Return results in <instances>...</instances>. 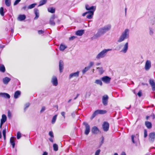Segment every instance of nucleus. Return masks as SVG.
Listing matches in <instances>:
<instances>
[{
  "instance_id": "f257e3e1",
  "label": "nucleus",
  "mask_w": 155,
  "mask_h": 155,
  "mask_svg": "<svg viewBox=\"0 0 155 155\" xmlns=\"http://www.w3.org/2000/svg\"><path fill=\"white\" fill-rule=\"evenodd\" d=\"M111 28V25L109 24L99 28L97 32L91 38V39L94 40L100 37L106 32L110 31Z\"/></svg>"
},
{
  "instance_id": "f03ea898",
  "label": "nucleus",
  "mask_w": 155,
  "mask_h": 155,
  "mask_svg": "<svg viewBox=\"0 0 155 155\" xmlns=\"http://www.w3.org/2000/svg\"><path fill=\"white\" fill-rule=\"evenodd\" d=\"M129 30L128 29L125 30L120 36L117 41L118 43H120L124 41L125 39L129 37Z\"/></svg>"
},
{
  "instance_id": "7ed1b4c3",
  "label": "nucleus",
  "mask_w": 155,
  "mask_h": 155,
  "mask_svg": "<svg viewBox=\"0 0 155 155\" xmlns=\"http://www.w3.org/2000/svg\"><path fill=\"white\" fill-rule=\"evenodd\" d=\"M112 50L111 49H104L100 53H99L96 56V58L97 59H100L101 58H103L105 57L107 52L109 51Z\"/></svg>"
},
{
  "instance_id": "20e7f679",
  "label": "nucleus",
  "mask_w": 155,
  "mask_h": 155,
  "mask_svg": "<svg viewBox=\"0 0 155 155\" xmlns=\"http://www.w3.org/2000/svg\"><path fill=\"white\" fill-rule=\"evenodd\" d=\"M106 112L107 111L105 110H97L94 112L91 117V119L92 120L95 116L98 114H104L106 113Z\"/></svg>"
},
{
  "instance_id": "39448f33",
  "label": "nucleus",
  "mask_w": 155,
  "mask_h": 155,
  "mask_svg": "<svg viewBox=\"0 0 155 155\" xmlns=\"http://www.w3.org/2000/svg\"><path fill=\"white\" fill-rule=\"evenodd\" d=\"M83 124L85 127L84 134L86 135H88L90 131V126L86 122H83Z\"/></svg>"
},
{
  "instance_id": "423d86ee",
  "label": "nucleus",
  "mask_w": 155,
  "mask_h": 155,
  "mask_svg": "<svg viewBox=\"0 0 155 155\" xmlns=\"http://www.w3.org/2000/svg\"><path fill=\"white\" fill-rule=\"evenodd\" d=\"M149 141L153 143L155 140V133L153 132L150 133L149 134Z\"/></svg>"
},
{
  "instance_id": "0eeeda50",
  "label": "nucleus",
  "mask_w": 155,
  "mask_h": 155,
  "mask_svg": "<svg viewBox=\"0 0 155 155\" xmlns=\"http://www.w3.org/2000/svg\"><path fill=\"white\" fill-rule=\"evenodd\" d=\"M108 99V96L107 95H105L103 96L102 102L104 105L106 106L107 105Z\"/></svg>"
},
{
  "instance_id": "6e6552de",
  "label": "nucleus",
  "mask_w": 155,
  "mask_h": 155,
  "mask_svg": "<svg viewBox=\"0 0 155 155\" xmlns=\"http://www.w3.org/2000/svg\"><path fill=\"white\" fill-rule=\"evenodd\" d=\"M109 123L106 121L104 122L102 124V128L104 131L107 132L109 129Z\"/></svg>"
},
{
  "instance_id": "1a4fd4ad",
  "label": "nucleus",
  "mask_w": 155,
  "mask_h": 155,
  "mask_svg": "<svg viewBox=\"0 0 155 155\" xmlns=\"http://www.w3.org/2000/svg\"><path fill=\"white\" fill-rule=\"evenodd\" d=\"M111 78L107 76H104L101 78V80L104 83L109 84L110 83Z\"/></svg>"
},
{
  "instance_id": "9d476101",
  "label": "nucleus",
  "mask_w": 155,
  "mask_h": 155,
  "mask_svg": "<svg viewBox=\"0 0 155 155\" xmlns=\"http://www.w3.org/2000/svg\"><path fill=\"white\" fill-rule=\"evenodd\" d=\"M128 43L127 42L123 45V48L120 51V52L122 53H126L128 50Z\"/></svg>"
},
{
  "instance_id": "9b49d317",
  "label": "nucleus",
  "mask_w": 155,
  "mask_h": 155,
  "mask_svg": "<svg viewBox=\"0 0 155 155\" xmlns=\"http://www.w3.org/2000/svg\"><path fill=\"white\" fill-rule=\"evenodd\" d=\"M151 67V61L149 60H147L145 63V69L146 70H148Z\"/></svg>"
},
{
  "instance_id": "f8f14e48",
  "label": "nucleus",
  "mask_w": 155,
  "mask_h": 155,
  "mask_svg": "<svg viewBox=\"0 0 155 155\" xmlns=\"http://www.w3.org/2000/svg\"><path fill=\"white\" fill-rule=\"evenodd\" d=\"M79 71H77L76 72L71 73L69 76V79H71L74 77H78L79 76Z\"/></svg>"
},
{
  "instance_id": "ddd939ff",
  "label": "nucleus",
  "mask_w": 155,
  "mask_h": 155,
  "mask_svg": "<svg viewBox=\"0 0 155 155\" xmlns=\"http://www.w3.org/2000/svg\"><path fill=\"white\" fill-rule=\"evenodd\" d=\"M149 84L151 85L153 91H155V82L152 79H150L149 81Z\"/></svg>"
},
{
  "instance_id": "4468645a",
  "label": "nucleus",
  "mask_w": 155,
  "mask_h": 155,
  "mask_svg": "<svg viewBox=\"0 0 155 155\" xmlns=\"http://www.w3.org/2000/svg\"><path fill=\"white\" fill-rule=\"evenodd\" d=\"M51 82L53 85L57 86L58 84V80L56 77L53 76L51 79Z\"/></svg>"
},
{
  "instance_id": "2eb2a0df",
  "label": "nucleus",
  "mask_w": 155,
  "mask_h": 155,
  "mask_svg": "<svg viewBox=\"0 0 155 155\" xmlns=\"http://www.w3.org/2000/svg\"><path fill=\"white\" fill-rule=\"evenodd\" d=\"M64 63L62 61L60 60L59 62V69L60 73H61L63 72L64 69Z\"/></svg>"
},
{
  "instance_id": "dca6fc26",
  "label": "nucleus",
  "mask_w": 155,
  "mask_h": 155,
  "mask_svg": "<svg viewBox=\"0 0 155 155\" xmlns=\"http://www.w3.org/2000/svg\"><path fill=\"white\" fill-rule=\"evenodd\" d=\"M0 96L2 97L7 99H9L10 97V95L8 94L5 93H0Z\"/></svg>"
},
{
  "instance_id": "f3484780",
  "label": "nucleus",
  "mask_w": 155,
  "mask_h": 155,
  "mask_svg": "<svg viewBox=\"0 0 155 155\" xmlns=\"http://www.w3.org/2000/svg\"><path fill=\"white\" fill-rule=\"evenodd\" d=\"M91 132L93 134H97L99 132V130L97 127L94 126L92 128Z\"/></svg>"
},
{
  "instance_id": "a211bd4d",
  "label": "nucleus",
  "mask_w": 155,
  "mask_h": 155,
  "mask_svg": "<svg viewBox=\"0 0 155 155\" xmlns=\"http://www.w3.org/2000/svg\"><path fill=\"white\" fill-rule=\"evenodd\" d=\"M55 18V16L54 15H53L51 18L50 20V24L51 25L54 26L55 25V23L54 21V19Z\"/></svg>"
},
{
  "instance_id": "6ab92c4d",
  "label": "nucleus",
  "mask_w": 155,
  "mask_h": 155,
  "mask_svg": "<svg viewBox=\"0 0 155 155\" xmlns=\"http://www.w3.org/2000/svg\"><path fill=\"white\" fill-rule=\"evenodd\" d=\"M84 30H78L76 32L75 34L78 36H81L84 34Z\"/></svg>"
},
{
  "instance_id": "aec40b11",
  "label": "nucleus",
  "mask_w": 155,
  "mask_h": 155,
  "mask_svg": "<svg viewBox=\"0 0 155 155\" xmlns=\"http://www.w3.org/2000/svg\"><path fill=\"white\" fill-rule=\"evenodd\" d=\"M15 138L13 137H12L10 139V143L12 146V147L14 148L15 145Z\"/></svg>"
},
{
  "instance_id": "412c9836",
  "label": "nucleus",
  "mask_w": 155,
  "mask_h": 155,
  "mask_svg": "<svg viewBox=\"0 0 155 155\" xmlns=\"http://www.w3.org/2000/svg\"><path fill=\"white\" fill-rule=\"evenodd\" d=\"M34 11L35 15V17L34 18V19H37L39 17V10L37 8H35L34 10Z\"/></svg>"
},
{
  "instance_id": "4be33fe9",
  "label": "nucleus",
  "mask_w": 155,
  "mask_h": 155,
  "mask_svg": "<svg viewBox=\"0 0 155 155\" xmlns=\"http://www.w3.org/2000/svg\"><path fill=\"white\" fill-rule=\"evenodd\" d=\"M11 80V79L8 77H6L3 79V82L4 84H7Z\"/></svg>"
},
{
  "instance_id": "5701e85b",
  "label": "nucleus",
  "mask_w": 155,
  "mask_h": 155,
  "mask_svg": "<svg viewBox=\"0 0 155 155\" xmlns=\"http://www.w3.org/2000/svg\"><path fill=\"white\" fill-rule=\"evenodd\" d=\"M21 95V91H17L15 92L14 94V97L15 99L18 98Z\"/></svg>"
},
{
  "instance_id": "b1692460",
  "label": "nucleus",
  "mask_w": 155,
  "mask_h": 155,
  "mask_svg": "<svg viewBox=\"0 0 155 155\" xmlns=\"http://www.w3.org/2000/svg\"><path fill=\"white\" fill-rule=\"evenodd\" d=\"M26 18V16L25 15H19L18 17V19L20 21H22L25 19Z\"/></svg>"
},
{
  "instance_id": "393cba45",
  "label": "nucleus",
  "mask_w": 155,
  "mask_h": 155,
  "mask_svg": "<svg viewBox=\"0 0 155 155\" xmlns=\"http://www.w3.org/2000/svg\"><path fill=\"white\" fill-rule=\"evenodd\" d=\"M145 125L148 129H150L152 127L151 123L150 122L147 121L145 122Z\"/></svg>"
},
{
  "instance_id": "a878e982",
  "label": "nucleus",
  "mask_w": 155,
  "mask_h": 155,
  "mask_svg": "<svg viewBox=\"0 0 155 155\" xmlns=\"http://www.w3.org/2000/svg\"><path fill=\"white\" fill-rule=\"evenodd\" d=\"M85 8L87 10H89L96 9V7L94 6L90 7L89 5H85Z\"/></svg>"
},
{
  "instance_id": "bb28decb",
  "label": "nucleus",
  "mask_w": 155,
  "mask_h": 155,
  "mask_svg": "<svg viewBox=\"0 0 155 155\" xmlns=\"http://www.w3.org/2000/svg\"><path fill=\"white\" fill-rule=\"evenodd\" d=\"M47 2V0H41L39 2V5L38 7L42 6L45 4Z\"/></svg>"
},
{
  "instance_id": "cd10ccee",
  "label": "nucleus",
  "mask_w": 155,
  "mask_h": 155,
  "mask_svg": "<svg viewBox=\"0 0 155 155\" xmlns=\"http://www.w3.org/2000/svg\"><path fill=\"white\" fill-rule=\"evenodd\" d=\"M48 11L49 12L53 13L55 12V9L53 7L48 8Z\"/></svg>"
},
{
  "instance_id": "c85d7f7f",
  "label": "nucleus",
  "mask_w": 155,
  "mask_h": 155,
  "mask_svg": "<svg viewBox=\"0 0 155 155\" xmlns=\"http://www.w3.org/2000/svg\"><path fill=\"white\" fill-rule=\"evenodd\" d=\"M7 119V117L6 116L5 114H3L2 116V118L1 120V122L3 123H5Z\"/></svg>"
},
{
  "instance_id": "c756f323",
  "label": "nucleus",
  "mask_w": 155,
  "mask_h": 155,
  "mask_svg": "<svg viewBox=\"0 0 155 155\" xmlns=\"http://www.w3.org/2000/svg\"><path fill=\"white\" fill-rule=\"evenodd\" d=\"M67 48V47L65 45H63L62 44H61L60 45V46L59 47V49L60 51H63L66 48Z\"/></svg>"
},
{
  "instance_id": "7c9ffc66",
  "label": "nucleus",
  "mask_w": 155,
  "mask_h": 155,
  "mask_svg": "<svg viewBox=\"0 0 155 155\" xmlns=\"http://www.w3.org/2000/svg\"><path fill=\"white\" fill-rule=\"evenodd\" d=\"M101 80H96L95 81V83L97 84H99L100 86L102 85V83Z\"/></svg>"
},
{
  "instance_id": "2f4dec72",
  "label": "nucleus",
  "mask_w": 155,
  "mask_h": 155,
  "mask_svg": "<svg viewBox=\"0 0 155 155\" xmlns=\"http://www.w3.org/2000/svg\"><path fill=\"white\" fill-rule=\"evenodd\" d=\"M5 68L4 65H2L0 66V71L4 73L5 72Z\"/></svg>"
},
{
  "instance_id": "473e14b6",
  "label": "nucleus",
  "mask_w": 155,
  "mask_h": 155,
  "mask_svg": "<svg viewBox=\"0 0 155 155\" xmlns=\"http://www.w3.org/2000/svg\"><path fill=\"white\" fill-rule=\"evenodd\" d=\"M57 114L55 115L53 117L51 121V123L52 124H54L55 123L56 120L57 119Z\"/></svg>"
},
{
  "instance_id": "72a5a7b5",
  "label": "nucleus",
  "mask_w": 155,
  "mask_h": 155,
  "mask_svg": "<svg viewBox=\"0 0 155 155\" xmlns=\"http://www.w3.org/2000/svg\"><path fill=\"white\" fill-rule=\"evenodd\" d=\"M37 4L36 3H33L30 5H29L28 7V9H31L32 8H33L35 7L36 5Z\"/></svg>"
},
{
  "instance_id": "f704fd0d",
  "label": "nucleus",
  "mask_w": 155,
  "mask_h": 155,
  "mask_svg": "<svg viewBox=\"0 0 155 155\" xmlns=\"http://www.w3.org/2000/svg\"><path fill=\"white\" fill-rule=\"evenodd\" d=\"M5 4L6 5L9 7L10 6L11 4V0H5Z\"/></svg>"
},
{
  "instance_id": "c9c22d12",
  "label": "nucleus",
  "mask_w": 155,
  "mask_h": 155,
  "mask_svg": "<svg viewBox=\"0 0 155 155\" xmlns=\"http://www.w3.org/2000/svg\"><path fill=\"white\" fill-rule=\"evenodd\" d=\"M97 68L100 74H102L104 72V71L103 70V68L102 67H97Z\"/></svg>"
},
{
  "instance_id": "e433bc0d",
  "label": "nucleus",
  "mask_w": 155,
  "mask_h": 155,
  "mask_svg": "<svg viewBox=\"0 0 155 155\" xmlns=\"http://www.w3.org/2000/svg\"><path fill=\"white\" fill-rule=\"evenodd\" d=\"M96 9H94L92 10H89V11L87 12V14L94 15V12L95 10Z\"/></svg>"
},
{
  "instance_id": "4c0bfd02",
  "label": "nucleus",
  "mask_w": 155,
  "mask_h": 155,
  "mask_svg": "<svg viewBox=\"0 0 155 155\" xmlns=\"http://www.w3.org/2000/svg\"><path fill=\"white\" fill-rule=\"evenodd\" d=\"M53 147L54 148V151H57L58 150V145L57 144L55 143L53 144Z\"/></svg>"
},
{
  "instance_id": "58836bf2",
  "label": "nucleus",
  "mask_w": 155,
  "mask_h": 155,
  "mask_svg": "<svg viewBox=\"0 0 155 155\" xmlns=\"http://www.w3.org/2000/svg\"><path fill=\"white\" fill-rule=\"evenodd\" d=\"M0 14L2 16H3L4 15V8L2 7L0 9Z\"/></svg>"
},
{
  "instance_id": "ea45409f",
  "label": "nucleus",
  "mask_w": 155,
  "mask_h": 155,
  "mask_svg": "<svg viewBox=\"0 0 155 155\" xmlns=\"http://www.w3.org/2000/svg\"><path fill=\"white\" fill-rule=\"evenodd\" d=\"M90 69L89 67H85L84 69L82 71V72L83 74H84L86 72L88 71Z\"/></svg>"
},
{
  "instance_id": "a19ab883",
  "label": "nucleus",
  "mask_w": 155,
  "mask_h": 155,
  "mask_svg": "<svg viewBox=\"0 0 155 155\" xmlns=\"http://www.w3.org/2000/svg\"><path fill=\"white\" fill-rule=\"evenodd\" d=\"M6 130L5 129H4L2 131L3 135L5 140L6 139Z\"/></svg>"
},
{
  "instance_id": "79ce46f5",
  "label": "nucleus",
  "mask_w": 155,
  "mask_h": 155,
  "mask_svg": "<svg viewBox=\"0 0 155 155\" xmlns=\"http://www.w3.org/2000/svg\"><path fill=\"white\" fill-rule=\"evenodd\" d=\"M21 134L19 132H18L17 134V138L18 139L21 138Z\"/></svg>"
},
{
  "instance_id": "37998d69",
  "label": "nucleus",
  "mask_w": 155,
  "mask_h": 155,
  "mask_svg": "<svg viewBox=\"0 0 155 155\" xmlns=\"http://www.w3.org/2000/svg\"><path fill=\"white\" fill-rule=\"evenodd\" d=\"M30 105V104L29 103H26L25 105V107L24 108V110L25 111L26 109L29 107Z\"/></svg>"
},
{
  "instance_id": "c03bdc74",
  "label": "nucleus",
  "mask_w": 155,
  "mask_h": 155,
  "mask_svg": "<svg viewBox=\"0 0 155 155\" xmlns=\"http://www.w3.org/2000/svg\"><path fill=\"white\" fill-rule=\"evenodd\" d=\"M149 34L150 35H152L153 34V29L152 28H149Z\"/></svg>"
},
{
  "instance_id": "a18cd8bd",
  "label": "nucleus",
  "mask_w": 155,
  "mask_h": 155,
  "mask_svg": "<svg viewBox=\"0 0 155 155\" xmlns=\"http://www.w3.org/2000/svg\"><path fill=\"white\" fill-rule=\"evenodd\" d=\"M93 15L88 14L87 16V18L88 19H91Z\"/></svg>"
},
{
  "instance_id": "49530a36",
  "label": "nucleus",
  "mask_w": 155,
  "mask_h": 155,
  "mask_svg": "<svg viewBox=\"0 0 155 155\" xmlns=\"http://www.w3.org/2000/svg\"><path fill=\"white\" fill-rule=\"evenodd\" d=\"M49 135L52 138H54V136L53 132L52 131H50L49 133Z\"/></svg>"
},
{
  "instance_id": "de8ad7c7",
  "label": "nucleus",
  "mask_w": 155,
  "mask_h": 155,
  "mask_svg": "<svg viewBox=\"0 0 155 155\" xmlns=\"http://www.w3.org/2000/svg\"><path fill=\"white\" fill-rule=\"evenodd\" d=\"M8 116L9 118H11L12 117V114L9 110H8Z\"/></svg>"
},
{
  "instance_id": "09e8293b",
  "label": "nucleus",
  "mask_w": 155,
  "mask_h": 155,
  "mask_svg": "<svg viewBox=\"0 0 155 155\" xmlns=\"http://www.w3.org/2000/svg\"><path fill=\"white\" fill-rule=\"evenodd\" d=\"M21 0H16L14 3V5L15 6L17 5L20 1Z\"/></svg>"
},
{
  "instance_id": "8fccbe9b",
  "label": "nucleus",
  "mask_w": 155,
  "mask_h": 155,
  "mask_svg": "<svg viewBox=\"0 0 155 155\" xmlns=\"http://www.w3.org/2000/svg\"><path fill=\"white\" fill-rule=\"evenodd\" d=\"M147 136V131L146 129L144 130V138H146Z\"/></svg>"
},
{
  "instance_id": "3c124183",
  "label": "nucleus",
  "mask_w": 155,
  "mask_h": 155,
  "mask_svg": "<svg viewBox=\"0 0 155 155\" xmlns=\"http://www.w3.org/2000/svg\"><path fill=\"white\" fill-rule=\"evenodd\" d=\"M91 94V92L90 91L87 92L86 94V96L89 97Z\"/></svg>"
},
{
  "instance_id": "603ef678",
  "label": "nucleus",
  "mask_w": 155,
  "mask_h": 155,
  "mask_svg": "<svg viewBox=\"0 0 155 155\" xmlns=\"http://www.w3.org/2000/svg\"><path fill=\"white\" fill-rule=\"evenodd\" d=\"M101 152V150L100 149L97 150L96 151L95 153V155H99L100 152Z\"/></svg>"
},
{
  "instance_id": "864d4df0",
  "label": "nucleus",
  "mask_w": 155,
  "mask_h": 155,
  "mask_svg": "<svg viewBox=\"0 0 155 155\" xmlns=\"http://www.w3.org/2000/svg\"><path fill=\"white\" fill-rule=\"evenodd\" d=\"M45 110V106H43L41 109L40 110V113H42L43 112H44Z\"/></svg>"
},
{
  "instance_id": "5fc2aeb1",
  "label": "nucleus",
  "mask_w": 155,
  "mask_h": 155,
  "mask_svg": "<svg viewBox=\"0 0 155 155\" xmlns=\"http://www.w3.org/2000/svg\"><path fill=\"white\" fill-rule=\"evenodd\" d=\"M94 64V63L93 62H90L89 63V65L88 67H89L90 68Z\"/></svg>"
},
{
  "instance_id": "6e6d98bb",
  "label": "nucleus",
  "mask_w": 155,
  "mask_h": 155,
  "mask_svg": "<svg viewBox=\"0 0 155 155\" xmlns=\"http://www.w3.org/2000/svg\"><path fill=\"white\" fill-rule=\"evenodd\" d=\"M38 34L41 35L43 34L44 32V31L42 30H40L38 31Z\"/></svg>"
},
{
  "instance_id": "4d7b16f0",
  "label": "nucleus",
  "mask_w": 155,
  "mask_h": 155,
  "mask_svg": "<svg viewBox=\"0 0 155 155\" xmlns=\"http://www.w3.org/2000/svg\"><path fill=\"white\" fill-rule=\"evenodd\" d=\"M134 135H132L131 136L132 140V142L134 143H135V141H134Z\"/></svg>"
},
{
  "instance_id": "13d9d810",
  "label": "nucleus",
  "mask_w": 155,
  "mask_h": 155,
  "mask_svg": "<svg viewBox=\"0 0 155 155\" xmlns=\"http://www.w3.org/2000/svg\"><path fill=\"white\" fill-rule=\"evenodd\" d=\"M61 115L64 118H65V112H62L61 113Z\"/></svg>"
},
{
  "instance_id": "bf43d9fd",
  "label": "nucleus",
  "mask_w": 155,
  "mask_h": 155,
  "mask_svg": "<svg viewBox=\"0 0 155 155\" xmlns=\"http://www.w3.org/2000/svg\"><path fill=\"white\" fill-rule=\"evenodd\" d=\"M75 38H76V37L74 36H72L69 38V40H73L74 39H75Z\"/></svg>"
},
{
  "instance_id": "052dcab7",
  "label": "nucleus",
  "mask_w": 155,
  "mask_h": 155,
  "mask_svg": "<svg viewBox=\"0 0 155 155\" xmlns=\"http://www.w3.org/2000/svg\"><path fill=\"white\" fill-rule=\"evenodd\" d=\"M137 95L139 97H140L141 96L142 93L140 91H139V92L137 93Z\"/></svg>"
},
{
  "instance_id": "680f3d73",
  "label": "nucleus",
  "mask_w": 155,
  "mask_h": 155,
  "mask_svg": "<svg viewBox=\"0 0 155 155\" xmlns=\"http://www.w3.org/2000/svg\"><path fill=\"white\" fill-rule=\"evenodd\" d=\"M102 137V140L101 141V142L100 143L101 145L103 143L104 141V138L103 137Z\"/></svg>"
},
{
  "instance_id": "e2e57ef3",
  "label": "nucleus",
  "mask_w": 155,
  "mask_h": 155,
  "mask_svg": "<svg viewBox=\"0 0 155 155\" xmlns=\"http://www.w3.org/2000/svg\"><path fill=\"white\" fill-rule=\"evenodd\" d=\"M53 138H49V140L51 142L53 143L54 142L53 140Z\"/></svg>"
},
{
  "instance_id": "0e129e2a",
  "label": "nucleus",
  "mask_w": 155,
  "mask_h": 155,
  "mask_svg": "<svg viewBox=\"0 0 155 155\" xmlns=\"http://www.w3.org/2000/svg\"><path fill=\"white\" fill-rule=\"evenodd\" d=\"M27 8V6L26 5H25L24 6H23L22 8V9H23L24 10H26V9Z\"/></svg>"
},
{
  "instance_id": "69168bd1",
  "label": "nucleus",
  "mask_w": 155,
  "mask_h": 155,
  "mask_svg": "<svg viewBox=\"0 0 155 155\" xmlns=\"http://www.w3.org/2000/svg\"><path fill=\"white\" fill-rule=\"evenodd\" d=\"M42 155H48V153L46 151L44 152Z\"/></svg>"
},
{
  "instance_id": "338daca9",
  "label": "nucleus",
  "mask_w": 155,
  "mask_h": 155,
  "mask_svg": "<svg viewBox=\"0 0 155 155\" xmlns=\"http://www.w3.org/2000/svg\"><path fill=\"white\" fill-rule=\"evenodd\" d=\"M120 155H126V154L125 152H122L121 153Z\"/></svg>"
},
{
  "instance_id": "774afa93",
  "label": "nucleus",
  "mask_w": 155,
  "mask_h": 155,
  "mask_svg": "<svg viewBox=\"0 0 155 155\" xmlns=\"http://www.w3.org/2000/svg\"><path fill=\"white\" fill-rule=\"evenodd\" d=\"M4 123H3L2 122H1L0 125V128H2V125Z\"/></svg>"
}]
</instances>
